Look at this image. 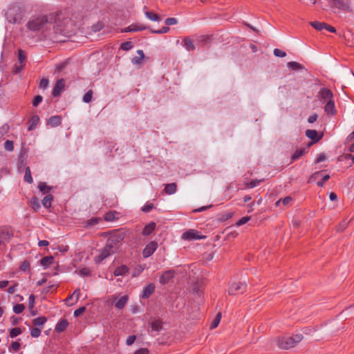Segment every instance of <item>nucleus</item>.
Returning <instances> with one entry per match:
<instances>
[{
	"label": "nucleus",
	"mask_w": 354,
	"mask_h": 354,
	"mask_svg": "<svg viewBox=\"0 0 354 354\" xmlns=\"http://www.w3.org/2000/svg\"><path fill=\"white\" fill-rule=\"evenodd\" d=\"M29 205L33 209L35 212H37L40 207V203L39 199L36 196L32 197L28 201Z\"/></svg>",
	"instance_id": "cd10ccee"
},
{
	"label": "nucleus",
	"mask_w": 354,
	"mask_h": 354,
	"mask_svg": "<svg viewBox=\"0 0 354 354\" xmlns=\"http://www.w3.org/2000/svg\"><path fill=\"white\" fill-rule=\"evenodd\" d=\"M4 148L6 151H12L14 149V143L12 140H6L4 143Z\"/></svg>",
	"instance_id": "864d4df0"
},
{
	"label": "nucleus",
	"mask_w": 354,
	"mask_h": 354,
	"mask_svg": "<svg viewBox=\"0 0 354 354\" xmlns=\"http://www.w3.org/2000/svg\"><path fill=\"white\" fill-rule=\"evenodd\" d=\"M181 238H182V239L187 240V241L200 240V239H205L206 238V236L200 235L198 230L190 229V230L185 232L182 234Z\"/></svg>",
	"instance_id": "9d476101"
},
{
	"label": "nucleus",
	"mask_w": 354,
	"mask_h": 354,
	"mask_svg": "<svg viewBox=\"0 0 354 354\" xmlns=\"http://www.w3.org/2000/svg\"><path fill=\"white\" fill-rule=\"evenodd\" d=\"M24 180L30 184L32 183L33 179L31 176V171L29 167H26Z\"/></svg>",
	"instance_id": "ea45409f"
},
{
	"label": "nucleus",
	"mask_w": 354,
	"mask_h": 354,
	"mask_svg": "<svg viewBox=\"0 0 354 354\" xmlns=\"http://www.w3.org/2000/svg\"><path fill=\"white\" fill-rule=\"evenodd\" d=\"M348 221H343L341 223H339V225L337 227V231L338 232H342L343 230H344L348 225Z\"/></svg>",
	"instance_id": "680f3d73"
},
{
	"label": "nucleus",
	"mask_w": 354,
	"mask_h": 354,
	"mask_svg": "<svg viewBox=\"0 0 354 354\" xmlns=\"http://www.w3.org/2000/svg\"><path fill=\"white\" fill-rule=\"evenodd\" d=\"M62 118L61 115H53L49 118L46 124L51 127H57L62 124Z\"/></svg>",
	"instance_id": "6ab92c4d"
},
{
	"label": "nucleus",
	"mask_w": 354,
	"mask_h": 354,
	"mask_svg": "<svg viewBox=\"0 0 354 354\" xmlns=\"http://www.w3.org/2000/svg\"><path fill=\"white\" fill-rule=\"evenodd\" d=\"M50 23V17L47 15H41L32 17L26 23V27L28 30L37 32L46 28L48 24Z\"/></svg>",
	"instance_id": "f03ea898"
},
{
	"label": "nucleus",
	"mask_w": 354,
	"mask_h": 354,
	"mask_svg": "<svg viewBox=\"0 0 354 354\" xmlns=\"http://www.w3.org/2000/svg\"><path fill=\"white\" fill-rule=\"evenodd\" d=\"M263 181V179H261V180L253 179L251 181H250L245 184V188H254V187H257L258 185H259Z\"/></svg>",
	"instance_id": "79ce46f5"
},
{
	"label": "nucleus",
	"mask_w": 354,
	"mask_h": 354,
	"mask_svg": "<svg viewBox=\"0 0 354 354\" xmlns=\"http://www.w3.org/2000/svg\"><path fill=\"white\" fill-rule=\"evenodd\" d=\"M47 322V318L44 316L38 317L32 320V324L37 326H42Z\"/></svg>",
	"instance_id": "e433bc0d"
},
{
	"label": "nucleus",
	"mask_w": 354,
	"mask_h": 354,
	"mask_svg": "<svg viewBox=\"0 0 354 354\" xmlns=\"http://www.w3.org/2000/svg\"><path fill=\"white\" fill-rule=\"evenodd\" d=\"M132 42L125 41L121 44L120 48L123 50H129L133 48Z\"/></svg>",
	"instance_id": "3c124183"
},
{
	"label": "nucleus",
	"mask_w": 354,
	"mask_h": 354,
	"mask_svg": "<svg viewBox=\"0 0 354 354\" xmlns=\"http://www.w3.org/2000/svg\"><path fill=\"white\" fill-rule=\"evenodd\" d=\"M53 261H54V257L53 256H47V257H43L40 260V263L45 268H48L50 265L53 264Z\"/></svg>",
	"instance_id": "7c9ffc66"
},
{
	"label": "nucleus",
	"mask_w": 354,
	"mask_h": 354,
	"mask_svg": "<svg viewBox=\"0 0 354 354\" xmlns=\"http://www.w3.org/2000/svg\"><path fill=\"white\" fill-rule=\"evenodd\" d=\"M311 27L314 28L317 31L321 32L324 34L325 33V31L336 32V29L335 27L325 22H319L317 21H313L311 22Z\"/></svg>",
	"instance_id": "1a4fd4ad"
},
{
	"label": "nucleus",
	"mask_w": 354,
	"mask_h": 354,
	"mask_svg": "<svg viewBox=\"0 0 354 354\" xmlns=\"http://www.w3.org/2000/svg\"><path fill=\"white\" fill-rule=\"evenodd\" d=\"M50 19L55 21L53 32L55 35L70 37L75 30V21L66 12H60L55 17L50 15Z\"/></svg>",
	"instance_id": "f257e3e1"
},
{
	"label": "nucleus",
	"mask_w": 354,
	"mask_h": 354,
	"mask_svg": "<svg viewBox=\"0 0 354 354\" xmlns=\"http://www.w3.org/2000/svg\"><path fill=\"white\" fill-rule=\"evenodd\" d=\"M21 347V344L18 341H15L12 342L11 345L9 346V351L10 352H17Z\"/></svg>",
	"instance_id": "a18cd8bd"
},
{
	"label": "nucleus",
	"mask_w": 354,
	"mask_h": 354,
	"mask_svg": "<svg viewBox=\"0 0 354 354\" xmlns=\"http://www.w3.org/2000/svg\"><path fill=\"white\" fill-rule=\"evenodd\" d=\"M273 53L276 57H283L286 55V53L285 51H283L279 48H275L273 51Z\"/></svg>",
	"instance_id": "69168bd1"
},
{
	"label": "nucleus",
	"mask_w": 354,
	"mask_h": 354,
	"mask_svg": "<svg viewBox=\"0 0 354 354\" xmlns=\"http://www.w3.org/2000/svg\"><path fill=\"white\" fill-rule=\"evenodd\" d=\"M64 88H65V80L62 78L57 80V82L53 87V91H52L53 96V97L59 96L61 95L62 92L64 90Z\"/></svg>",
	"instance_id": "4468645a"
},
{
	"label": "nucleus",
	"mask_w": 354,
	"mask_h": 354,
	"mask_svg": "<svg viewBox=\"0 0 354 354\" xmlns=\"http://www.w3.org/2000/svg\"><path fill=\"white\" fill-rule=\"evenodd\" d=\"M327 157L324 153H319L317 157L315 159V164H318L326 160Z\"/></svg>",
	"instance_id": "4d7b16f0"
},
{
	"label": "nucleus",
	"mask_w": 354,
	"mask_h": 354,
	"mask_svg": "<svg viewBox=\"0 0 354 354\" xmlns=\"http://www.w3.org/2000/svg\"><path fill=\"white\" fill-rule=\"evenodd\" d=\"M221 318V313H218L214 317V320L212 321L210 328H216L220 323Z\"/></svg>",
	"instance_id": "49530a36"
},
{
	"label": "nucleus",
	"mask_w": 354,
	"mask_h": 354,
	"mask_svg": "<svg viewBox=\"0 0 354 354\" xmlns=\"http://www.w3.org/2000/svg\"><path fill=\"white\" fill-rule=\"evenodd\" d=\"M333 92L327 88H322L316 95V98L321 101L322 103H325L329 99L333 98Z\"/></svg>",
	"instance_id": "9b49d317"
},
{
	"label": "nucleus",
	"mask_w": 354,
	"mask_h": 354,
	"mask_svg": "<svg viewBox=\"0 0 354 354\" xmlns=\"http://www.w3.org/2000/svg\"><path fill=\"white\" fill-rule=\"evenodd\" d=\"M328 5L331 8H337L344 11H349V0H328Z\"/></svg>",
	"instance_id": "6e6552de"
},
{
	"label": "nucleus",
	"mask_w": 354,
	"mask_h": 354,
	"mask_svg": "<svg viewBox=\"0 0 354 354\" xmlns=\"http://www.w3.org/2000/svg\"><path fill=\"white\" fill-rule=\"evenodd\" d=\"M53 196L52 194L46 195L41 201L43 206L46 209H50L52 206Z\"/></svg>",
	"instance_id": "c756f323"
},
{
	"label": "nucleus",
	"mask_w": 354,
	"mask_h": 354,
	"mask_svg": "<svg viewBox=\"0 0 354 354\" xmlns=\"http://www.w3.org/2000/svg\"><path fill=\"white\" fill-rule=\"evenodd\" d=\"M24 8L19 3H13L9 6L6 17L11 24H20L24 17Z\"/></svg>",
	"instance_id": "20e7f679"
},
{
	"label": "nucleus",
	"mask_w": 354,
	"mask_h": 354,
	"mask_svg": "<svg viewBox=\"0 0 354 354\" xmlns=\"http://www.w3.org/2000/svg\"><path fill=\"white\" fill-rule=\"evenodd\" d=\"M178 23V20L174 17H169L165 20V24L168 26H171L176 24Z\"/></svg>",
	"instance_id": "774afa93"
},
{
	"label": "nucleus",
	"mask_w": 354,
	"mask_h": 354,
	"mask_svg": "<svg viewBox=\"0 0 354 354\" xmlns=\"http://www.w3.org/2000/svg\"><path fill=\"white\" fill-rule=\"evenodd\" d=\"M324 111L328 115H335L337 113V110L335 106V102L333 100V98H330L329 99V100L326 102Z\"/></svg>",
	"instance_id": "f3484780"
},
{
	"label": "nucleus",
	"mask_w": 354,
	"mask_h": 354,
	"mask_svg": "<svg viewBox=\"0 0 354 354\" xmlns=\"http://www.w3.org/2000/svg\"><path fill=\"white\" fill-rule=\"evenodd\" d=\"M158 248V243L156 241H151L146 245L142 250V256L144 258H148L151 256Z\"/></svg>",
	"instance_id": "ddd939ff"
},
{
	"label": "nucleus",
	"mask_w": 354,
	"mask_h": 354,
	"mask_svg": "<svg viewBox=\"0 0 354 354\" xmlns=\"http://www.w3.org/2000/svg\"><path fill=\"white\" fill-rule=\"evenodd\" d=\"M13 236V234L9 230L8 227H0V240H6L10 239Z\"/></svg>",
	"instance_id": "b1692460"
},
{
	"label": "nucleus",
	"mask_w": 354,
	"mask_h": 354,
	"mask_svg": "<svg viewBox=\"0 0 354 354\" xmlns=\"http://www.w3.org/2000/svg\"><path fill=\"white\" fill-rule=\"evenodd\" d=\"M247 290V283L243 282H234L230 285L228 294L230 295H236L243 294Z\"/></svg>",
	"instance_id": "423d86ee"
},
{
	"label": "nucleus",
	"mask_w": 354,
	"mask_h": 354,
	"mask_svg": "<svg viewBox=\"0 0 354 354\" xmlns=\"http://www.w3.org/2000/svg\"><path fill=\"white\" fill-rule=\"evenodd\" d=\"M137 53L139 55V56H136L131 59V62L135 65L141 64L142 59L145 57L144 52L142 50H138Z\"/></svg>",
	"instance_id": "2f4dec72"
},
{
	"label": "nucleus",
	"mask_w": 354,
	"mask_h": 354,
	"mask_svg": "<svg viewBox=\"0 0 354 354\" xmlns=\"http://www.w3.org/2000/svg\"><path fill=\"white\" fill-rule=\"evenodd\" d=\"M303 339L302 335L297 334L294 335H286L277 338V346L284 350L293 348L297 343L300 342Z\"/></svg>",
	"instance_id": "39448f33"
},
{
	"label": "nucleus",
	"mask_w": 354,
	"mask_h": 354,
	"mask_svg": "<svg viewBox=\"0 0 354 354\" xmlns=\"http://www.w3.org/2000/svg\"><path fill=\"white\" fill-rule=\"evenodd\" d=\"M43 100V97L41 95H36L32 100V105L33 106H37Z\"/></svg>",
	"instance_id": "052dcab7"
},
{
	"label": "nucleus",
	"mask_w": 354,
	"mask_h": 354,
	"mask_svg": "<svg viewBox=\"0 0 354 354\" xmlns=\"http://www.w3.org/2000/svg\"><path fill=\"white\" fill-rule=\"evenodd\" d=\"M183 46L188 50L192 51L195 49V46L193 43V41L189 37H185L183 40Z\"/></svg>",
	"instance_id": "473e14b6"
},
{
	"label": "nucleus",
	"mask_w": 354,
	"mask_h": 354,
	"mask_svg": "<svg viewBox=\"0 0 354 354\" xmlns=\"http://www.w3.org/2000/svg\"><path fill=\"white\" fill-rule=\"evenodd\" d=\"M25 64H15L14 67H13V69H12V72L13 73L15 74H18L24 68Z\"/></svg>",
	"instance_id": "603ef678"
},
{
	"label": "nucleus",
	"mask_w": 354,
	"mask_h": 354,
	"mask_svg": "<svg viewBox=\"0 0 354 354\" xmlns=\"http://www.w3.org/2000/svg\"><path fill=\"white\" fill-rule=\"evenodd\" d=\"M48 80L46 79V78H43L40 80V82H39V88H46L48 87Z\"/></svg>",
	"instance_id": "338daca9"
},
{
	"label": "nucleus",
	"mask_w": 354,
	"mask_h": 354,
	"mask_svg": "<svg viewBox=\"0 0 354 354\" xmlns=\"http://www.w3.org/2000/svg\"><path fill=\"white\" fill-rule=\"evenodd\" d=\"M306 153L304 149H297L292 156V160L295 161L301 157Z\"/></svg>",
	"instance_id": "37998d69"
},
{
	"label": "nucleus",
	"mask_w": 354,
	"mask_h": 354,
	"mask_svg": "<svg viewBox=\"0 0 354 354\" xmlns=\"http://www.w3.org/2000/svg\"><path fill=\"white\" fill-rule=\"evenodd\" d=\"M22 333V330L20 327H15L10 330L9 336L11 338H15Z\"/></svg>",
	"instance_id": "a19ab883"
},
{
	"label": "nucleus",
	"mask_w": 354,
	"mask_h": 354,
	"mask_svg": "<svg viewBox=\"0 0 354 354\" xmlns=\"http://www.w3.org/2000/svg\"><path fill=\"white\" fill-rule=\"evenodd\" d=\"M146 29H147V27L143 25L138 26V25L131 24V25L129 26L128 27H127L124 29H122L121 32H136V31L144 30Z\"/></svg>",
	"instance_id": "aec40b11"
},
{
	"label": "nucleus",
	"mask_w": 354,
	"mask_h": 354,
	"mask_svg": "<svg viewBox=\"0 0 354 354\" xmlns=\"http://www.w3.org/2000/svg\"><path fill=\"white\" fill-rule=\"evenodd\" d=\"M41 330L37 327L32 328L30 330V335L32 337H38L41 335Z\"/></svg>",
	"instance_id": "6e6d98bb"
},
{
	"label": "nucleus",
	"mask_w": 354,
	"mask_h": 354,
	"mask_svg": "<svg viewBox=\"0 0 354 354\" xmlns=\"http://www.w3.org/2000/svg\"><path fill=\"white\" fill-rule=\"evenodd\" d=\"M156 228V223L154 222H151L146 225L142 230V234L144 236L150 235Z\"/></svg>",
	"instance_id": "a878e982"
},
{
	"label": "nucleus",
	"mask_w": 354,
	"mask_h": 354,
	"mask_svg": "<svg viewBox=\"0 0 354 354\" xmlns=\"http://www.w3.org/2000/svg\"><path fill=\"white\" fill-rule=\"evenodd\" d=\"M169 30V28L167 26L162 27L161 29L159 30H151V32L155 33V34H164L167 32Z\"/></svg>",
	"instance_id": "bf43d9fd"
},
{
	"label": "nucleus",
	"mask_w": 354,
	"mask_h": 354,
	"mask_svg": "<svg viewBox=\"0 0 354 354\" xmlns=\"http://www.w3.org/2000/svg\"><path fill=\"white\" fill-rule=\"evenodd\" d=\"M323 172L324 171H316L311 175V179L313 178L314 180L319 177H322L321 180L317 182V185L319 187H323L324 183L330 178V175H323Z\"/></svg>",
	"instance_id": "2eb2a0df"
},
{
	"label": "nucleus",
	"mask_w": 354,
	"mask_h": 354,
	"mask_svg": "<svg viewBox=\"0 0 354 354\" xmlns=\"http://www.w3.org/2000/svg\"><path fill=\"white\" fill-rule=\"evenodd\" d=\"M39 121H40V119L37 115H35L32 116L28 122V124H29V126L28 127V131H32L33 129H35L36 128V127L38 125V124L39 123Z\"/></svg>",
	"instance_id": "412c9836"
},
{
	"label": "nucleus",
	"mask_w": 354,
	"mask_h": 354,
	"mask_svg": "<svg viewBox=\"0 0 354 354\" xmlns=\"http://www.w3.org/2000/svg\"><path fill=\"white\" fill-rule=\"evenodd\" d=\"M116 214H118L116 211H109L104 215V220L107 222L113 221L118 219V218L115 216Z\"/></svg>",
	"instance_id": "f704fd0d"
},
{
	"label": "nucleus",
	"mask_w": 354,
	"mask_h": 354,
	"mask_svg": "<svg viewBox=\"0 0 354 354\" xmlns=\"http://www.w3.org/2000/svg\"><path fill=\"white\" fill-rule=\"evenodd\" d=\"M102 221L101 218L99 217H92L86 221V227L93 226L99 223L100 221Z\"/></svg>",
	"instance_id": "c03bdc74"
},
{
	"label": "nucleus",
	"mask_w": 354,
	"mask_h": 354,
	"mask_svg": "<svg viewBox=\"0 0 354 354\" xmlns=\"http://www.w3.org/2000/svg\"><path fill=\"white\" fill-rule=\"evenodd\" d=\"M198 42L207 44L210 41L211 36L209 35H201L197 39Z\"/></svg>",
	"instance_id": "5fc2aeb1"
},
{
	"label": "nucleus",
	"mask_w": 354,
	"mask_h": 354,
	"mask_svg": "<svg viewBox=\"0 0 354 354\" xmlns=\"http://www.w3.org/2000/svg\"><path fill=\"white\" fill-rule=\"evenodd\" d=\"M176 270H168L162 272L159 278V282L162 285L168 283L171 279H173L176 275Z\"/></svg>",
	"instance_id": "f8f14e48"
},
{
	"label": "nucleus",
	"mask_w": 354,
	"mask_h": 354,
	"mask_svg": "<svg viewBox=\"0 0 354 354\" xmlns=\"http://www.w3.org/2000/svg\"><path fill=\"white\" fill-rule=\"evenodd\" d=\"M325 128L322 131L311 129V146L319 142L324 136Z\"/></svg>",
	"instance_id": "dca6fc26"
},
{
	"label": "nucleus",
	"mask_w": 354,
	"mask_h": 354,
	"mask_svg": "<svg viewBox=\"0 0 354 354\" xmlns=\"http://www.w3.org/2000/svg\"><path fill=\"white\" fill-rule=\"evenodd\" d=\"M93 93L92 90H88L83 96V101L85 103H89L92 100Z\"/></svg>",
	"instance_id": "de8ad7c7"
},
{
	"label": "nucleus",
	"mask_w": 354,
	"mask_h": 354,
	"mask_svg": "<svg viewBox=\"0 0 354 354\" xmlns=\"http://www.w3.org/2000/svg\"><path fill=\"white\" fill-rule=\"evenodd\" d=\"M288 67L292 71H299L304 69V66L296 62H289L287 64Z\"/></svg>",
	"instance_id": "c9c22d12"
},
{
	"label": "nucleus",
	"mask_w": 354,
	"mask_h": 354,
	"mask_svg": "<svg viewBox=\"0 0 354 354\" xmlns=\"http://www.w3.org/2000/svg\"><path fill=\"white\" fill-rule=\"evenodd\" d=\"M145 15L151 21H157L160 19V15L153 12L147 11L145 12Z\"/></svg>",
	"instance_id": "58836bf2"
},
{
	"label": "nucleus",
	"mask_w": 354,
	"mask_h": 354,
	"mask_svg": "<svg viewBox=\"0 0 354 354\" xmlns=\"http://www.w3.org/2000/svg\"><path fill=\"white\" fill-rule=\"evenodd\" d=\"M106 242L118 251L120 245L127 236V231L124 228L113 230L107 232Z\"/></svg>",
	"instance_id": "7ed1b4c3"
},
{
	"label": "nucleus",
	"mask_w": 354,
	"mask_h": 354,
	"mask_svg": "<svg viewBox=\"0 0 354 354\" xmlns=\"http://www.w3.org/2000/svg\"><path fill=\"white\" fill-rule=\"evenodd\" d=\"M129 268L127 266L122 265L120 266L117 267L115 269L113 274L116 277L122 276V275L126 274L127 272H129Z\"/></svg>",
	"instance_id": "5701e85b"
},
{
	"label": "nucleus",
	"mask_w": 354,
	"mask_h": 354,
	"mask_svg": "<svg viewBox=\"0 0 354 354\" xmlns=\"http://www.w3.org/2000/svg\"><path fill=\"white\" fill-rule=\"evenodd\" d=\"M151 328L152 330L159 332L162 328V322L160 319H155L151 322Z\"/></svg>",
	"instance_id": "72a5a7b5"
},
{
	"label": "nucleus",
	"mask_w": 354,
	"mask_h": 354,
	"mask_svg": "<svg viewBox=\"0 0 354 354\" xmlns=\"http://www.w3.org/2000/svg\"><path fill=\"white\" fill-rule=\"evenodd\" d=\"M38 189L43 194L48 195L50 194V192L53 189V187L48 185L45 182H39Z\"/></svg>",
	"instance_id": "393cba45"
},
{
	"label": "nucleus",
	"mask_w": 354,
	"mask_h": 354,
	"mask_svg": "<svg viewBox=\"0 0 354 354\" xmlns=\"http://www.w3.org/2000/svg\"><path fill=\"white\" fill-rule=\"evenodd\" d=\"M250 220V216H243L236 223V225L241 226Z\"/></svg>",
	"instance_id": "e2e57ef3"
},
{
	"label": "nucleus",
	"mask_w": 354,
	"mask_h": 354,
	"mask_svg": "<svg viewBox=\"0 0 354 354\" xmlns=\"http://www.w3.org/2000/svg\"><path fill=\"white\" fill-rule=\"evenodd\" d=\"M68 325V322L66 319H61L55 326V331L62 333L64 331Z\"/></svg>",
	"instance_id": "4be33fe9"
},
{
	"label": "nucleus",
	"mask_w": 354,
	"mask_h": 354,
	"mask_svg": "<svg viewBox=\"0 0 354 354\" xmlns=\"http://www.w3.org/2000/svg\"><path fill=\"white\" fill-rule=\"evenodd\" d=\"M19 269L24 272H30V263L28 260H24L20 265Z\"/></svg>",
	"instance_id": "4c0bfd02"
},
{
	"label": "nucleus",
	"mask_w": 354,
	"mask_h": 354,
	"mask_svg": "<svg viewBox=\"0 0 354 354\" xmlns=\"http://www.w3.org/2000/svg\"><path fill=\"white\" fill-rule=\"evenodd\" d=\"M176 190H177V185L175 183H171L165 185V187L164 189L165 192L168 195L174 194V193L176 192Z\"/></svg>",
	"instance_id": "c85d7f7f"
},
{
	"label": "nucleus",
	"mask_w": 354,
	"mask_h": 354,
	"mask_svg": "<svg viewBox=\"0 0 354 354\" xmlns=\"http://www.w3.org/2000/svg\"><path fill=\"white\" fill-rule=\"evenodd\" d=\"M155 285L153 283H149L145 286L142 290L140 297L142 299H148L155 291Z\"/></svg>",
	"instance_id": "a211bd4d"
},
{
	"label": "nucleus",
	"mask_w": 354,
	"mask_h": 354,
	"mask_svg": "<svg viewBox=\"0 0 354 354\" xmlns=\"http://www.w3.org/2000/svg\"><path fill=\"white\" fill-rule=\"evenodd\" d=\"M79 274L82 277H87V276H89L91 274V270L88 268H83L80 270Z\"/></svg>",
	"instance_id": "0e129e2a"
},
{
	"label": "nucleus",
	"mask_w": 354,
	"mask_h": 354,
	"mask_svg": "<svg viewBox=\"0 0 354 354\" xmlns=\"http://www.w3.org/2000/svg\"><path fill=\"white\" fill-rule=\"evenodd\" d=\"M18 59H19V64H25L26 56L24 54V52L21 49H19L18 50Z\"/></svg>",
	"instance_id": "09e8293b"
},
{
	"label": "nucleus",
	"mask_w": 354,
	"mask_h": 354,
	"mask_svg": "<svg viewBox=\"0 0 354 354\" xmlns=\"http://www.w3.org/2000/svg\"><path fill=\"white\" fill-rule=\"evenodd\" d=\"M25 309V306L23 304H17L14 306L13 307V311L16 314H20Z\"/></svg>",
	"instance_id": "8fccbe9b"
},
{
	"label": "nucleus",
	"mask_w": 354,
	"mask_h": 354,
	"mask_svg": "<svg viewBox=\"0 0 354 354\" xmlns=\"http://www.w3.org/2000/svg\"><path fill=\"white\" fill-rule=\"evenodd\" d=\"M129 300L128 295L121 297L115 304V307L119 310L124 308Z\"/></svg>",
	"instance_id": "bb28decb"
},
{
	"label": "nucleus",
	"mask_w": 354,
	"mask_h": 354,
	"mask_svg": "<svg viewBox=\"0 0 354 354\" xmlns=\"http://www.w3.org/2000/svg\"><path fill=\"white\" fill-rule=\"evenodd\" d=\"M154 208L153 203L147 202L142 207V211L144 212H149L152 209Z\"/></svg>",
	"instance_id": "13d9d810"
},
{
	"label": "nucleus",
	"mask_w": 354,
	"mask_h": 354,
	"mask_svg": "<svg viewBox=\"0 0 354 354\" xmlns=\"http://www.w3.org/2000/svg\"><path fill=\"white\" fill-rule=\"evenodd\" d=\"M117 252L111 245H110L107 242L104 247L100 250L99 255L95 257L96 262H101L111 254H114Z\"/></svg>",
	"instance_id": "0eeeda50"
}]
</instances>
